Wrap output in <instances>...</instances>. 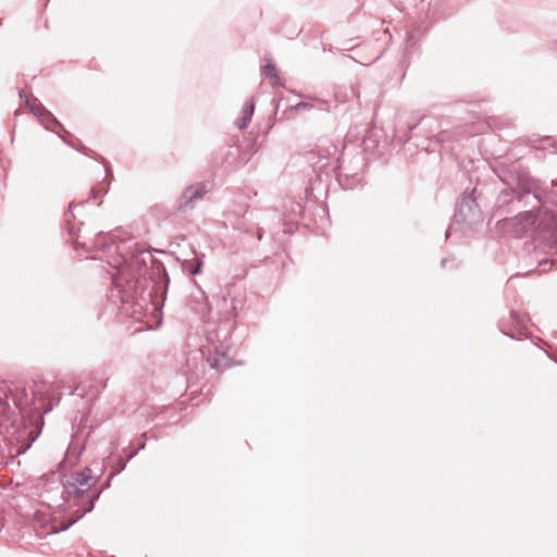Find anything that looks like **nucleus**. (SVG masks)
<instances>
[{
	"label": "nucleus",
	"instance_id": "1",
	"mask_svg": "<svg viewBox=\"0 0 557 557\" xmlns=\"http://www.w3.org/2000/svg\"><path fill=\"white\" fill-rule=\"evenodd\" d=\"M108 235L98 233L95 247L115 252L108 263L117 272L111 276L109 302L121 314L140 319L144 312L161 315L170 278L163 264L146 247L133 238L107 243Z\"/></svg>",
	"mask_w": 557,
	"mask_h": 557
},
{
	"label": "nucleus",
	"instance_id": "2",
	"mask_svg": "<svg viewBox=\"0 0 557 557\" xmlns=\"http://www.w3.org/2000/svg\"><path fill=\"white\" fill-rule=\"evenodd\" d=\"M497 177L507 186L496 198L494 215L499 216V227L503 232L523 237L529 232L533 234L535 248L549 253V258L540 260L542 271L557 265V212L534 209L540 208L541 199L536 193V182L523 170L517 160L510 163L498 162L493 168Z\"/></svg>",
	"mask_w": 557,
	"mask_h": 557
},
{
	"label": "nucleus",
	"instance_id": "3",
	"mask_svg": "<svg viewBox=\"0 0 557 557\" xmlns=\"http://www.w3.org/2000/svg\"><path fill=\"white\" fill-rule=\"evenodd\" d=\"M10 398L16 408H22V401L13 395L11 384L0 381V435L8 442L10 454L22 455L32 446L38 433L17 420L15 412L10 408Z\"/></svg>",
	"mask_w": 557,
	"mask_h": 557
},
{
	"label": "nucleus",
	"instance_id": "4",
	"mask_svg": "<svg viewBox=\"0 0 557 557\" xmlns=\"http://www.w3.org/2000/svg\"><path fill=\"white\" fill-rule=\"evenodd\" d=\"M480 195H478L476 187H473L471 193H465L456 205V211L453 218V222L448 226L445 237L448 238L453 233L456 232V227L460 224H466L469 227L481 222L483 219V212L478 202Z\"/></svg>",
	"mask_w": 557,
	"mask_h": 557
},
{
	"label": "nucleus",
	"instance_id": "5",
	"mask_svg": "<svg viewBox=\"0 0 557 557\" xmlns=\"http://www.w3.org/2000/svg\"><path fill=\"white\" fill-rule=\"evenodd\" d=\"M25 104L30 109L33 114L40 121L46 129L55 133L63 143H67L66 137H70L71 134L36 98L33 100V103L28 98H25Z\"/></svg>",
	"mask_w": 557,
	"mask_h": 557
},
{
	"label": "nucleus",
	"instance_id": "6",
	"mask_svg": "<svg viewBox=\"0 0 557 557\" xmlns=\"http://www.w3.org/2000/svg\"><path fill=\"white\" fill-rule=\"evenodd\" d=\"M528 323L527 314L510 310L508 317H503L498 321V327L504 335L521 341L528 336Z\"/></svg>",
	"mask_w": 557,
	"mask_h": 557
},
{
	"label": "nucleus",
	"instance_id": "7",
	"mask_svg": "<svg viewBox=\"0 0 557 557\" xmlns=\"http://www.w3.org/2000/svg\"><path fill=\"white\" fill-rule=\"evenodd\" d=\"M355 168L345 165L344 157L338 159V165L336 166V180L343 189H354L357 187L362 180L361 169L364 164V159L361 154L354 158Z\"/></svg>",
	"mask_w": 557,
	"mask_h": 557
},
{
	"label": "nucleus",
	"instance_id": "8",
	"mask_svg": "<svg viewBox=\"0 0 557 557\" xmlns=\"http://www.w3.org/2000/svg\"><path fill=\"white\" fill-rule=\"evenodd\" d=\"M209 191V187L205 183L190 185L186 187L177 199L176 209L180 212H187L196 207V203L203 198Z\"/></svg>",
	"mask_w": 557,
	"mask_h": 557
},
{
	"label": "nucleus",
	"instance_id": "9",
	"mask_svg": "<svg viewBox=\"0 0 557 557\" xmlns=\"http://www.w3.org/2000/svg\"><path fill=\"white\" fill-rule=\"evenodd\" d=\"M438 123L433 117H422L419 123L410 128V138L413 137L416 131H425L426 139L434 144H442L445 141H449L451 138V133L447 129L438 131L436 134L433 133V128H437Z\"/></svg>",
	"mask_w": 557,
	"mask_h": 557
},
{
	"label": "nucleus",
	"instance_id": "10",
	"mask_svg": "<svg viewBox=\"0 0 557 557\" xmlns=\"http://www.w3.org/2000/svg\"><path fill=\"white\" fill-rule=\"evenodd\" d=\"M100 478V474H94L90 467H85L81 471H76L71 474V479L74 480L78 486L87 492L91 486L96 485Z\"/></svg>",
	"mask_w": 557,
	"mask_h": 557
},
{
	"label": "nucleus",
	"instance_id": "11",
	"mask_svg": "<svg viewBox=\"0 0 557 557\" xmlns=\"http://www.w3.org/2000/svg\"><path fill=\"white\" fill-rule=\"evenodd\" d=\"M208 362L211 368L216 370H224L231 366V359L227 356L226 349L222 345L220 347H214V355L210 354Z\"/></svg>",
	"mask_w": 557,
	"mask_h": 557
},
{
	"label": "nucleus",
	"instance_id": "12",
	"mask_svg": "<svg viewBox=\"0 0 557 557\" xmlns=\"http://www.w3.org/2000/svg\"><path fill=\"white\" fill-rule=\"evenodd\" d=\"M66 145H69L71 148L73 149H76L77 151L84 153L85 156L89 157V158H92L99 162H101L103 165H104V171H106V181L108 180H111L113 177V173H112V170L110 168V164L109 162L100 154H98L96 151L85 147V146H82V147H75L72 143L67 141L65 143Z\"/></svg>",
	"mask_w": 557,
	"mask_h": 557
},
{
	"label": "nucleus",
	"instance_id": "13",
	"mask_svg": "<svg viewBox=\"0 0 557 557\" xmlns=\"http://www.w3.org/2000/svg\"><path fill=\"white\" fill-rule=\"evenodd\" d=\"M87 494V490H83L71 478L63 484L62 498L64 503L70 502L71 497L75 496L77 499H83Z\"/></svg>",
	"mask_w": 557,
	"mask_h": 557
},
{
	"label": "nucleus",
	"instance_id": "14",
	"mask_svg": "<svg viewBox=\"0 0 557 557\" xmlns=\"http://www.w3.org/2000/svg\"><path fill=\"white\" fill-rule=\"evenodd\" d=\"M193 259L184 261L183 269L190 275H197L202 272L205 255L196 251H193Z\"/></svg>",
	"mask_w": 557,
	"mask_h": 557
},
{
	"label": "nucleus",
	"instance_id": "15",
	"mask_svg": "<svg viewBox=\"0 0 557 557\" xmlns=\"http://www.w3.org/2000/svg\"><path fill=\"white\" fill-rule=\"evenodd\" d=\"M253 112L255 101L253 99H250L244 104V108L242 110V116L239 120L236 121V126L238 129H245L248 126L252 119Z\"/></svg>",
	"mask_w": 557,
	"mask_h": 557
},
{
	"label": "nucleus",
	"instance_id": "16",
	"mask_svg": "<svg viewBox=\"0 0 557 557\" xmlns=\"http://www.w3.org/2000/svg\"><path fill=\"white\" fill-rule=\"evenodd\" d=\"M263 75L271 81L272 86H284L278 77L276 66L272 62H268L262 69Z\"/></svg>",
	"mask_w": 557,
	"mask_h": 557
},
{
	"label": "nucleus",
	"instance_id": "17",
	"mask_svg": "<svg viewBox=\"0 0 557 557\" xmlns=\"http://www.w3.org/2000/svg\"><path fill=\"white\" fill-rule=\"evenodd\" d=\"M100 497V492H97L95 493L90 499L88 500V503L86 504V506L84 507V509H77L75 511V515L77 516V518L81 520L86 513L88 512H91L95 508V503L96 500H98Z\"/></svg>",
	"mask_w": 557,
	"mask_h": 557
},
{
	"label": "nucleus",
	"instance_id": "18",
	"mask_svg": "<svg viewBox=\"0 0 557 557\" xmlns=\"http://www.w3.org/2000/svg\"><path fill=\"white\" fill-rule=\"evenodd\" d=\"M79 519L77 518V516L74 513L73 517H70L63 521H61V523L59 525H55L52 528V530L50 531V533H59V532H63V531H66L69 530L73 524H75Z\"/></svg>",
	"mask_w": 557,
	"mask_h": 557
},
{
	"label": "nucleus",
	"instance_id": "19",
	"mask_svg": "<svg viewBox=\"0 0 557 557\" xmlns=\"http://www.w3.org/2000/svg\"><path fill=\"white\" fill-rule=\"evenodd\" d=\"M459 260L454 256H448L442 259L441 267L445 270H453L459 267Z\"/></svg>",
	"mask_w": 557,
	"mask_h": 557
},
{
	"label": "nucleus",
	"instance_id": "20",
	"mask_svg": "<svg viewBox=\"0 0 557 557\" xmlns=\"http://www.w3.org/2000/svg\"><path fill=\"white\" fill-rule=\"evenodd\" d=\"M69 233H70V235H71V237H72V243H73V246H74V248H75L76 250H77L79 247H84V248H86V250H89V247H87V243H85V242L81 243V242H79V237H81V235H79V234H75V232H74V226H73V225L69 226Z\"/></svg>",
	"mask_w": 557,
	"mask_h": 557
},
{
	"label": "nucleus",
	"instance_id": "21",
	"mask_svg": "<svg viewBox=\"0 0 557 557\" xmlns=\"http://www.w3.org/2000/svg\"><path fill=\"white\" fill-rule=\"evenodd\" d=\"M103 184H104V182H101L99 185L94 186L90 189V197L94 200H96L98 198H101V197H103L107 194L108 187H104Z\"/></svg>",
	"mask_w": 557,
	"mask_h": 557
},
{
	"label": "nucleus",
	"instance_id": "22",
	"mask_svg": "<svg viewBox=\"0 0 557 557\" xmlns=\"http://www.w3.org/2000/svg\"><path fill=\"white\" fill-rule=\"evenodd\" d=\"M127 462H128V461H127L126 459H124V458L120 457V458L116 460V462H115V465H114V467H113V469H112V471H111V473H110V478H113L115 474H117V473H120L121 471H123V470L125 469V467H126Z\"/></svg>",
	"mask_w": 557,
	"mask_h": 557
},
{
	"label": "nucleus",
	"instance_id": "23",
	"mask_svg": "<svg viewBox=\"0 0 557 557\" xmlns=\"http://www.w3.org/2000/svg\"><path fill=\"white\" fill-rule=\"evenodd\" d=\"M312 108H313V104L310 103V102H306V101L298 102L297 104H295L293 107V109L296 110V111H299L300 109L309 110V109H312Z\"/></svg>",
	"mask_w": 557,
	"mask_h": 557
},
{
	"label": "nucleus",
	"instance_id": "24",
	"mask_svg": "<svg viewBox=\"0 0 557 557\" xmlns=\"http://www.w3.org/2000/svg\"><path fill=\"white\" fill-rule=\"evenodd\" d=\"M239 304V301L235 300V299H232V302H231V315L232 317H235L237 313H236V310H237V305Z\"/></svg>",
	"mask_w": 557,
	"mask_h": 557
},
{
	"label": "nucleus",
	"instance_id": "25",
	"mask_svg": "<svg viewBox=\"0 0 557 557\" xmlns=\"http://www.w3.org/2000/svg\"><path fill=\"white\" fill-rule=\"evenodd\" d=\"M72 209H73V203H70L67 211L64 213L65 221H66L67 224L71 223L70 218L73 215L72 214Z\"/></svg>",
	"mask_w": 557,
	"mask_h": 557
},
{
	"label": "nucleus",
	"instance_id": "26",
	"mask_svg": "<svg viewBox=\"0 0 557 557\" xmlns=\"http://www.w3.org/2000/svg\"><path fill=\"white\" fill-rule=\"evenodd\" d=\"M111 479H112V478H110V476H109V478H108V480L104 482V484L102 485V487H101V488H100V491H99V492H100V494H101L104 490H107V488L110 486V481H111Z\"/></svg>",
	"mask_w": 557,
	"mask_h": 557
},
{
	"label": "nucleus",
	"instance_id": "27",
	"mask_svg": "<svg viewBox=\"0 0 557 557\" xmlns=\"http://www.w3.org/2000/svg\"><path fill=\"white\" fill-rule=\"evenodd\" d=\"M137 453H138V450L129 451V454L127 455V457L125 459L127 461H129L131 459H133L137 455Z\"/></svg>",
	"mask_w": 557,
	"mask_h": 557
},
{
	"label": "nucleus",
	"instance_id": "28",
	"mask_svg": "<svg viewBox=\"0 0 557 557\" xmlns=\"http://www.w3.org/2000/svg\"><path fill=\"white\" fill-rule=\"evenodd\" d=\"M257 238H258L259 240H261V238H262V231H261V230H258Z\"/></svg>",
	"mask_w": 557,
	"mask_h": 557
},
{
	"label": "nucleus",
	"instance_id": "29",
	"mask_svg": "<svg viewBox=\"0 0 557 557\" xmlns=\"http://www.w3.org/2000/svg\"><path fill=\"white\" fill-rule=\"evenodd\" d=\"M107 381L108 380H104L102 383H101V388L104 389L107 387Z\"/></svg>",
	"mask_w": 557,
	"mask_h": 557
},
{
	"label": "nucleus",
	"instance_id": "30",
	"mask_svg": "<svg viewBox=\"0 0 557 557\" xmlns=\"http://www.w3.org/2000/svg\"><path fill=\"white\" fill-rule=\"evenodd\" d=\"M20 97H21V98L25 97V91H24V89H21V91H20Z\"/></svg>",
	"mask_w": 557,
	"mask_h": 557
},
{
	"label": "nucleus",
	"instance_id": "31",
	"mask_svg": "<svg viewBox=\"0 0 557 557\" xmlns=\"http://www.w3.org/2000/svg\"><path fill=\"white\" fill-rule=\"evenodd\" d=\"M423 148H424L425 150H434V148H433V147H431L430 145H428V146H425V147H423Z\"/></svg>",
	"mask_w": 557,
	"mask_h": 557
},
{
	"label": "nucleus",
	"instance_id": "32",
	"mask_svg": "<svg viewBox=\"0 0 557 557\" xmlns=\"http://www.w3.org/2000/svg\"><path fill=\"white\" fill-rule=\"evenodd\" d=\"M138 448H139V449H144V448H145V443L139 444V447H138Z\"/></svg>",
	"mask_w": 557,
	"mask_h": 557
}]
</instances>
